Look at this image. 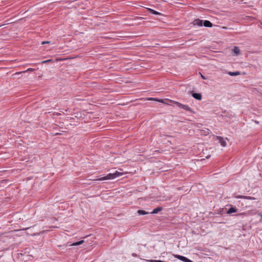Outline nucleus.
I'll return each instance as SVG.
<instances>
[{"label":"nucleus","mask_w":262,"mask_h":262,"mask_svg":"<svg viewBox=\"0 0 262 262\" xmlns=\"http://www.w3.org/2000/svg\"><path fill=\"white\" fill-rule=\"evenodd\" d=\"M122 175V173L116 171L114 173H108L106 176L97 179H96V180L104 181V180H112V179H114L115 178H116L117 177L121 176Z\"/></svg>","instance_id":"obj_1"},{"label":"nucleus","mask_w":262,"mask_h":262,"mask_svg":"<svg viewBox=\"0 0 262 262\" xmlns=\"http://www.w3.org/2000/svg\"><path fill=\"white\" fill-rule=\"evenodd\" d=\"M172 102H173L174 104H176L178 107L182 108V109L187 111L190 113H193L194 112L192 111V110L188 105L183 104L180 103L179 102L177 101H170Z\"/></svg>","instance_id":"obj_2"},{"label":"nucleus","mask_w":262,"mask_h":262,"mask_svg":"<svg viewBox=\"0 0 262 262\" xmlns=\"http://www.w3.org/2000/svg\"><path fill=\"white\" fill-rule=\"evenodd\" d=\"M216 140L222 146L225 147L226 146V140L223 138L222 137L217 136L216 137Z\"/></svg>","instance_id":"obj_3"},{"label":"nucleus","mask_w":262,"mask_h":262,"mask_svg":"<svg viewBox=\"0 0 262 262\" xmlns=\"http://www.w3.org/2000/svg\"><path fill=\"white\" fill-rule=\"evenodd\" d=\"M174 256L176 258H177L182 261H183L184 262H193L191 260L188 259L187 257L183 256H181V255H174Z\"/></svg>","instance_id":"obj_4"},{"label":"nucleus","mask_w":262,"mask_h":262,"mask_svg":"<svg viewBox=\"0 0 262 262\" xmlns=\"http://www.w3.org/2000/svg\"><path fill=\"white\" fill-rule=\"evenodd\" d=\"M193 24L194 25L202 26L203 25V20L200 19H196L194 20Z\"/></svg>","instance_id":"obj_5"},{"label":"nucleus","mask_w":262,"mask_h":262,"mask_svg":"<svg viewBox=\"0 0 262 262\" xmlns=\"http://www.w3.org/2000/svg\"><path fill=\"white\" fill-rule=\"evenodd\" d=\"M192 96L195 99L200 100L202 99V95L200 93H193Z\"/></svg>","instance_id":"obj_6"},{"label":"nucleus","mask_w":262,"mask_h":262,"mask_svg":"<svg viewBox=\"0 0 262 262\" xmlns=\"http://www.w3.org/2000/svg\"><path fill=\"white\" fill-rule=\"evenodd\" d=\"M203 25L206 27H211L212 26V23L209 20H205L203 22Z\"/></svg>","instance_id":"obj_7"},{"label":"nucleus","mask_w":262,"mask_h":262,"mask_svg":"<svg viewBox=\"0 0 262 262\" xmlns=\"http://www.w3.org/2000/svg\"><path fill=\"white\" fill-rule=\"evenodd\" d=\"M163 208L162 207H158L155 209H154L151 212V213L152 214H156V213H158L159 212L161 211V210H162Z\"/></svg>","instance_id":"obj_8"},{"label":"nucleus","mask_w":262,"mask_h":262,"mask_svg":"<svg viewBox=\"0 0 262 262\" xmlns=\"http://www.w3.org/2000/svg\"><path fill=\"white\" fill-rule=\"evenodd\" d=\"M228 74L231 76H235L240 75V72L238 71L236 72H229Z\"/></svg>","instance_id":"obj_9"},{"label":"nucleus","mask_w":262,"mask_h":262,"mask_svg":"<svg viewBox=\"0 0 262 262\" xmlns=\"http://www.w3.org/2000/svg\"><path fill=\"white\" fill-rule=\"evenodd\" d=\"M237 212V209L234 207H231L227 211L228 214H231Z\"/></svg>","instance_id":"obj_10"},{"label":"nucleus","mask_w":262,"mask_h":262,"mask_svg":"<svg viewBox=\"0 0 262 262\" xmlns=\"http://www.w3.org/2000/svg\"><path fill=\"white\" fill-rule=\"evenodd\" d=\"M233 52L236 55H239L240 53V50L237 47L235 46L233 49Z\"/></svg>","instance_id":"obj_11"},{"label":"nucleus","mask_w":262,"mask_h":262,"mask_svg":"<svg viewBox=\"0 0 262 262\" xmlns=\"http://www.w3.org/2000/svg\"><path fill=\"white\" fill-rule=\"evenodd\" d=\"M147 10L150 11L152 14L155 15H160L161 13L150 8H147Z\"/></svg>","instance_id":"obj_12"},{"label":"nucleus","mask_w":262,"mask_h":262,"mask_svg":"<svg viewBox=\"0 0 262 262\" xmlns=\"http://www.w3.org/2000/svg\"><path fill=\"white\" fill-rule=\"evenodd\" d=\"M137 212L139 215H145L148 213V212L142 210H139Z\"/></svg>","instance_id":"obj_13"},{"label":"nucleus","mask_w":262,"mask_h":262,"mask_svg":"<svg viewBox=\"0 0 262 262\" xmlns=\"http://www.w3.org/2000/svg\"><path fill=\"white\" fill-rule=\"evenodd\" d=\"M84 243V241L83 240H82V241H80L79 242H76V243H74L72 244V246H78V245H80L82 244H83Z\"/></svg>","instance_id":"obj_14"},{"label":"nucleus","mask_w":262,"mask_h":262,"mask_svg":"<svg viewBox=\"0 0 262 262\" xmlns=\"http://www.w3.org/2000/svg\"><path fill=\"white\" fill-rule=\"evenodd\" d=\"M237 198H245V199H251V197L250 196H243V195H238L237 196H236Z\"/></svg>","instance_id":"obj_15"},{"label":"nucleus","mask_w":262,"mask_h":262,"mask_svg":"<svg viewBox=\"0 0 262 262\" xmlns=\"http://www.w3.org/2000/svg\"><path fill=\"white\" fill-rule=\"evenodd\" d=\"M51 61V60H45V61H43L42 62V63H46V62H49V61Z\"/></svg>","instance_id":"obj_16"},{"label":"nucleus","mask_w":262,"mask_h":262,"mask_svg":"<svg viewBox=\"0 0 262 262\" xmlns=\"http://www.w3.org/2000/svg\"><path fill=\"white\" fill-rule=\"evenodd\" d=\"M33 70H34L33 69L29 68L27 71H31V72H32V71H33Z\"/></svg>","instance_id":"obj_17"},{"label":"nucleus","mask_w":262,"mask_h":262,"mask_svg":"<svg viewBox=\"0 0 262 262\" xmlns=\"http://www.w3.org/2000/svg\"><path fill=\"white\" fill-rule=\"evenodd\" d=\"M258 215L259 216H260V217H261V218L262 219V214H261V213H258Z\"/></svg>","instance_id":"obj_18"},{"label":"nucleus","mask_w":262,"mask_h":262,"mask_svg":"<svg viewBox=\"0 0 262 262\" xmlns=\"http://www.w3.org/2000/svg\"><path fill=\"white\" fill-rule=\"evenodd\" d=\"M201 77L203 79H206V78L203 75H201Z\"/></svg>","instance_id":"obj_19"},{"label":"nucleus","mask_w":262,"mask_h":262,"mask_svg":"<svg viewBox=\"0 0 262 262\" xmlns=\"http://www.w3.org/2000/svg\"><path fill=\"white\" fill-rule=\"evenodd\" d=\"M158 101L159 102H163V100H158Z\"/></svg>","instance_id":"obj_20"},{"label":"nucleus","mask_w":262,"mask_h":262,"mask_svg":"<svg viewBox=\"0 0 262 262\" xmlns=\"http://www.w3.org/2000/svg\"><path fill=\"white\" fill-rule=\"evenodd\" d=\"M48 42H49L42 41V44H44V43H48Z\"/></svg>","instance_id":"obj_21"},{"label":"nucleus","mask_w":262,"mask_h":262,"mask_svg":"<svg viewBox=\"0 0 262 262\" xmlns=\"http://www.w3.org/2000/svg\"><path fill=\"white\" fill-rule=\"evenodd\" d=\"M154 98H149V100H154Z\"/></svg>","instance_id":"obj_22"},{"label":"nucleus","mask_w":262,"mask_h":262,"mask_svg":"<svg viewBox=\"0 0 262 262\" xmlns=\"http://www.w3.org/2000/svg\"><path fill=\"white\" fill-rule=\"evenodd\" d=\"M261 25H262V23H261Z\"/></svg>","instance_id":"obj_23"}]
</instances>
